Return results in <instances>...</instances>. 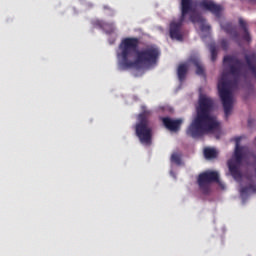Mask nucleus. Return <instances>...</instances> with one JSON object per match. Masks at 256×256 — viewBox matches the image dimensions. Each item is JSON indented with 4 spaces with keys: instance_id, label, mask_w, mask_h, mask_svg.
<instances>
[{
    "instance_id": "nucleus-11",
    "label": "nucleus",
    "mask_w": 256,
    "mask_h": 256,
    "mask_svg": "<svg viewBox=\"0 0 256 256\" xmlns=\"http://www.w3.org/2000/svg\"><path fill=\"white\" fill-rule=\"evenodd\" d=\"M221 27L227 35H231L232 39L237 41L239 39V32L237 31V28L233 25L231 22H227L225 24H221Z\"/></svg>"
},
{
    "instance_id": "nucleus-7",
    "label": "nucleus",
    "mask_w": 256,
    "mask_h": 256,
    "mask_svg": "<svg viewBox=\"0 0 256 256\" xmlns=\"http://www.w3.org/2000/svg\"><path fill=\"white\" fill-rule=\"evenodd\" d=\"M212 183H219V172L207 170L198 175L197 184L203 195L211 193Z\"/></svg>"
},
{
    "instance_id": "nucleus-1",
    "label": "nucleus",
    "mask_w": 256,
    "mask_h": 256,
    "mask_svg": "<svg viewBox=\"0 0 256 256\" xmlns=\"http://www.w3.org/2000/svg\"><path fill=\"white\" fill-rule=\"evenodd\" d=\"M139 49V38H124L117 50L118 65L122 71L127 69H145L159 63L161 51L155 46Z\"/></svg>"
},
{
    "instance_id": "nucleus-8",
    "label": "nucleus",
    "mask_w": 256,
    "mask_h": 256,
    "mask_svg": "<svg viewBox=\"0 0 256 256\" xmlns=\"http://www.w3.org/2000/svg\"><path fill=\"white\" fill-rule=\"evenodd\" d=\"M199 7H201V9H205V11H210V13H213L216 17L221 15V6L215 4L213 1L202 0L199 3Z\"/></svg>"
},
{
    "instance_id": "nucleus-4",
    "label": "nucleus",
    "mask_w": 256,
    "mask_h": 256,
    "mask_svg": "<svg viewBox=\"0 0 256 256\" xmlns=\"http://www.w3.org/2000/svg\"><path fill=\"white\" fill-rule=\"evenodd\" d=\"M214 106L215 102L213 99L207 96H201L199 98L196 116L186 129V135L197 139L203 137V135L219 131V121L214 116H211Z\"/></svg>"
},
{
    "instance_id": "nucleus-14",
    "label": "nucleus",
    "mask_w": 256,
    "mask_h": 256,
    "mask_svg": "<svg viewBox=\"0 0 256 256\" xmlns=\"http://www.w3.org/2000/svg\"><path fill=\"white\" fill-rule=\"evenodd\" d=\"M204 157L206 159H215V157H217V151L213 148H205Z\"/></svg>"
},
{
    "instance_id": "nucleus-9",
    "label": "nucleus",
    "mask_w": 256,
    "mask_h": 256,
    "mask_svg": "<svg viewBox=\"0 0 256 256\" xmlns=\"http://www.w3.org/2000/svg\"><path fill=\"white\" fill-rule=\"evenodd\" d=\"M162 123L169 131H179V129H181V123H183V120H173L170 117H164L162 118Z\"/></svg>"
},
{
    "instance_id": "nucleus-12",
    "label": "nucleus",
    "mask_w": 256,
    "mask_h": 256,
    "mask_svg": "<svg viewBox=\"0 0 256 256\" xmlns=\"http://www.w3.org/2000/svg\"><path fill=\"white\" fill-rule=\"evenodd\" d=\"M96 25L100 27V29H103L108 35H111V33L115 32V24L113 22H103V21H96Z\"/></svg>"
},
{
    "instance_id": "nucleus-20",
    "label": "nucleus",
    "mask_w": 256,
    "mask_h": 256,
    "mask_svg": "<svg viewBox=\"0 0 256 256\" xmlns=\"http://www.w3.org/2000/svg\"><path fill=\"white\" fill-rule=\"evenodd\" d=\"M249 125H251V120H248Z\"/></svg>"
},
{
    "instance_id": "nucleus-6",
    "label": "nucleus",
    "mask_w": 256,
    "mask_h": 256,
    "mask_svg": "<svg viewBox=\"0 0 256 256\" xmlns=\"http://www.w3.org/2000/svg\"><path fill=\"white\" fill-rule=\"evenodd\" d=\"M147 115H149L148 111H144L138 115V123H136L134 129L140 143L150 146L153 143V128L149 124Z\"/></svg>"
},
{
    "instance_id": "nucleus-19",
    "label": "nucleus",
    "mask_w": 256,
    "mask_h": 256,
    "mask_svg": "<svg viewBox=\"0 0 256 256\" xmlns=\"http://www.w3.org/2000/svg\"><path fill=\"white\" fill-rule=\"evenodd\" d=\"M104 9H109V7L108 6H104Z\"/></svg>"
},
{
    "instance_id": "nucleus-18",
    "label": "nucleus",
    "mask_w": 256,
    "mask_h": 256,
    "mask_svg": "<svg viewBox=\"0 0 256 256\" xmlns=\"http://www.w3.org/2000/svg\"><path fill=\"white\" fill-rule=\"evenodd\" d=\"M220 46L223 49V51H227L229 49V41L227 39H222L220 41Z\"/></svg>"
},
{
    "instance_id": "nucleus-17",
    "label": "nucleus",
    "mask_w": 256,
    "mask_h": 256,
    "mask_svg": "<svg viewBox=\"0 0 256 256\" xmlns=\"http://www.w3.org/2000/svg\"><path fill=\"white\" fill-rule=\"evenodd\" d=\"M211 61L215 63L217 61V46L215 44L210 45Z\"/></svg>"
},
{
    "instance_id": "nucleus-5",
    "label": "nucleus",
    "mask_w": 256,
    "mask_h": 256,
    "mask_svg": "<svg viewBox=\"0 0 256 256\" xmlns=\"http://www.w3.org/2000/svg\"><path fill=\"white\" fill-rule=\"evenodd\" d=\"M189 13L191 23H198L201 31H206L207 33L211 31V26L206 23L205 18L199 12L193 11V0H181V17L178 22L170 23L171 39L183 41V32L181 31V27H183L185 17H187Z\"/></svg>"
},
{
    "instance_id": "nucleus-2",
    "label": "nucleus",
    "mask_w": 256,
    "mask_h": 256,
    "mask_svg": "<svg viewBox=\"0 0 256 256\" xmlns=\"http://www.w3.org/2000/svg\"><path fill=\"white\" fill-rule=\"evenodd\" d=\"M223 64L228 65L229 71L224 70L218 80V95L222 102L225 118L229 119L233 111V91L239 87L241 77H243V61L237 56L226 55L223 58Z\"/></svg>"
},
{
    "instance_id": "nucleus-10",
    "label": "nucleus",
    "mask_w": 256,
    "mask_h": 256,
    "mask_svg": "<svg viewBox=\"0 0 256 256\" xmlns=\"http://www.w3.org/2000/svg\"><path fill=\"white\" fill-rule=\"evenodd\" d=\"M238 25H239L240 31L243 32L242 39L247 43H251V34L249 33V23H247L245 19L239 18Z\"/></svg>"
},
{
    "instance_id": "nucleus-15",
    "label": "nucleus",
    "mask_w": 256,
    "mask_h": 256,
    "mask_svg": "<svg viewBox=\"0 0 256 256\" xmlns=\"http://www.w3.org/2000/svg\"><path fill=\"white\" fill-rule=\"evenodd\" d=\"M171 163H175V165H181V153L180 152H174L171 155Z\"/></svg>"
},
{
    "instance_id": "nucleus-3",
    "label": "nucleus",
    "mask_w": 256,
    "mask_h": 256,
    "mask_svg": "<svg viewBox=\"0 0 256 256\" xmlns=\"http://www.w3.org/2000/svg\"><path fill=\"white\" fill-rule=\"evenodd\" d=\"M241 139H243L241 136L234 138V156L228 160L227 165L229 173L235 181H241V179H243V174L241 173L243 159H248V165L254 169L253 172H247L244 174V179H246L249 184L240 189V195L242 198H245L247 195H253L256 193V184L253 183V181H256V155L254 153H249L247 155V147L241 146Z\"/></svg>"
},
{
    "instance_id": "nucleus-16",
    "label": "nucleus",
    "mask_w": 256,
    "mask_h": 256,
    "mask_svg": "<svg viewBox=\"0 0 256 256\" xmlns=\"http://www.w3.org/2000/svg\"><path fill=\"white\" fill-rule=\"evenodd\" d=\"M194 65L196 67V75H205V69L203 68V65H201V62L194 60Z\"/></svg>"
},
{
    "instance_id": "nucleus-13",
    "label": "nucleus",
    "mask_w": 256,
    "mask_h": 256,
    "mask_svg": "<svg viewBox=\"0 0 256 256\" xmlns=\"http://www.w3.org/2000/svg\"><path fill=\"white\" fill-rule=\"evenodd\" d=\"M187 71H189L187 64H180L178 66L177 75H178L179 81L181 82L185 81V77H187Z\"/></svg>"
}]
</instances>
